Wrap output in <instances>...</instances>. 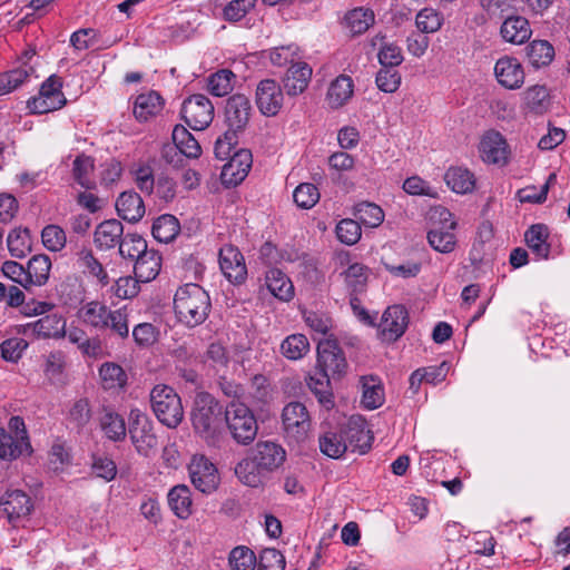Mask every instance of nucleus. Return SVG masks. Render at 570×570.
I'll use <instances>...</instances> for the list:
<instances>
[{
  "label": "nucleus",
  "instance_id": "obj_46",
  "mask_svg": "<svg viewBox=\"0 0 570 570\" xmlns=\"http://www.w3.org/2000/svg\"><path fill=\"white\" fill-rule=\"evenodd\" d=\"M374 12L370 9L356 8L345 16L346 26L353 36L365 32L374 23Z\"/></svg>",
  "mask_w": 570,
  "mask_h": 570
},
{
  "label": "nucleus",
  "instance_id": "obj_12",
  "mask_svg": "<svg viewBox=\"0 0 570 570\" xmlns=\"http://www.w3.org/2000/svg\"><path fill=\"white\" fill-rule=\"evenodd\" d=\"M253 163V156L248 149H238L223 166L220 179L223 185L230 187L240 184L247 176Z\"/></svg>",
  "mask_w": 570,
  "mask_h": 570
},
{
  "label": "nucleus",
  "instance_id": "obj_34",
  "mask_svg": "<svg viewBox=\"0 0 570 570\" xmlns=\"http://www.w3.org/2000/svg\"><path fill=\"white\" fill-rule=\"evenodd\" d=\"M548 236V227L543 224H534L525 232L527 245L539 258H548L549 256L550 245L547 243Z\"/></svg>",
  "mask_w": 570,
  "mask_h": 570
},
{
  "label": "nucleus",
  "instance_id": "obj_1",
  "mask_svg": "<svg viewBox=\"0 0 570 570\" xmlns=\"http://www.w3.org/2000/svg\"><path fill=\"white\" fill-rule=\"evenodd\" d=\"M223 406L209 393H198L191 410V423L195 432L209 445L219 441Z\"/></svg>",
  "mask_w": 570,
  "mask_h": 570
},
{
  "label": "nucleus",
  "instance_id": "obj_45",
  "mask_svg": "<svg viewBox=\"0 0 570 570\" xmlns=\"http://www.w3.org/2000/svg\"><path fill=\"white\" fill-rule=\"evenodd\" d=\"M100 426L105 435L115 442L126 438L125 420L116 412L106 411L100 419Z\"/></svg>",
  "mask_w": 570,
  "mask_h": 570
},
{
  "label": "nucleus",
  "instance_id": "obj_14",
  "mask_svg": "<svg viewBox=\"0 0 570 570\" xmlns=\"http://www.w3.org/2000/svg\"><path fill=\"white\" fill-rule=\"evenodd\" d=\"M344 439L353 452L366 453L373 441V434L368 429L367 422L362 416H351L344 430Z\"/></svg>",
  "mask_w": 570,
  "mask_h": 570
},
{
  "label": "nucleus",
  "instance_id": "obj_3",
  "mask_svg": "<svg viewBox=\"0 0 570 570\" xmlns=\"http://www.w3.org/2000/svg\"><path fill=\"white\" fill-rule=\"evenodd\" d=\"M224 417L228 432L237 444L248 445L255 440L258 423L247 405L232 401L225 409Z\"/></svg>",
  "mask_w": 570,
  "mask_h": 570
},
{
  "label": "nucleus",
  "instance_id": "obj_56",
  "mask_svg": "<svg viewBox=\"0 0 570 570\" xmlns=\"http://www.w3.org/2000/svg\"><path fill=\"white\" fill-rule=\"evenodd\" d=\"M557 180L556 173L549 175L547 181L538 190L534 186H528L518 191V197L521 203H535L540 204L546 200L548 190Z\"/></svg>",
  "mask_w": 570,
  "mask_h": 570
},
{
  "label": "nucleus",
  "instance_id": "obj_9",
  "mask_svg": "<svg viewBox=\"0 0 570 570\" xmlns=\"http://www.w3.org/2000/svg\"><path fill=\"white\" fill-rule=\"evenodd\" d=\"M252 115V105L247 96L235 94L225 105V125L227 130L243 134Z\"/></svg>",
  "mask_w": 570,
  "mask_h": 570
},
{
  "label": "nucleus",
  "instance_id": "obj_18",
  "mask_svg": "<svg viewBox=\"0 0 570 570\" xmlns=\"http://www.w3.org/2000/svg\"><path fill=\"white\" fill-rule=\"evenodd\" d=\"M458 223L450 218L439 219L432 223L428 232V240L433 249L440 253H451L456 244L453 230Z\"/></svg>",
  "mask_w": 570,
  "mask_h": 570
},
{
  "label": "nucleus",
  "instance_id": "obj_23",
  "mask_svg": "<svg viewBox=\"0 0 570 570\" xmlns=\"http://www.w3.org/2000/svg\"><path fill=\"white\" fill-rule=\"evenodd\" d=\"M312 68L306 62L293 63L283 80L284 90L288 96L302 94L308 86Z\"/></svg>",
  "mask_w": 570,
  "mask_h": 570
},
{
  "label": "nucleus",
  "instance_id": "obj_58",
  "mask_svg": "<svg viewBox=\"0 0 570 570\" xmlns=\"http://www.w3.org/2000/svg\"><path fill=\"white\" fill-rule=\"evenodd\" d=\"M43 246L51 252H59L66 245V233L58 225H48L41 232Z\"/></svg>",
  "mask_w": 570,
  "mask_h": 570
},
{
  "label": "nucleus",
  "instance_id": "obj_44",
  "mask_svg": "<svg viewBox=\"0 0 570 570\" xmlns=\"http://www.w3.org/2000/svg\"><path fill=\"white\" fill-rule=\"evenodd\" d=\"M309 351V342L304 334H292L281 344V353L287 360L297 361Z\"/></svg>",
  "mask_w": 570,
  "mask_h": 570
},
{
  "label": "nucleus",
  "instance_id": "obj_31",
  "mask_svg": "<svg viewBox=\"0 0 570 570\" xmlns=\"http://www.w3.org/2000/svg\"><path fill=\"white\" fill-rule=\"evenodd\" d=\"M266 471L258 466L255 458L250 453L247 458L239 461L235 466V474L238 480L248 487L257 488L263 483V473Z\"/></svg>",
  "mask_w": 570,
  "mask_h": 570
},
{
  "label": "nucleus",
  "instance_id": "obj_37",
  "mask_svg": "<svg viewBox=\"0 0 570 570\" xmlns=\"http://www.w3.org/2000/svg\"><path fill=\"white\" fill-rule=\"evenodd\" d=\"M173 142L178 151L188 158H197L202 154L200 145L183 125L175 126L173 130Z\"/></svg>",
  "mask_w": 570,
  "mask_h": 570
},
{
  "label": "nucleus",
  "instance_id": "obj_2",
  "mask_svg": "<svg viewBox=\"0 0 570 570\" xmlns=\"http://www.w3.org/2000/svg\"><path fill=\"white\" fill-rule=\"evenodd\" d=\"M209 308V295L202 286L190 283L176 291L174 309L179 321L187 326L202 324L207 318Z\"/></svg>",
  "mask_w": 570,
  "mask_h": 570
},
{
  "label": "nucleus",
  "instance_id": "obj_47",
  "mask_svg": "<svg viewBox=\"0 0 570 570\" xmlns=\"http://www.w3.org/2000/svg\"><path fill=\"white\" fill-rule=\"evenodd\" d=\"M99 375L106 390L124 387L127 383L126 372L116 363H104L99 368Z\"/></svg>",
  "mask_w": 570,
  "mask_h": 570
},
{
  "label": "nucleus",
  "instance_id": "obj_63",
  "mask_svg": "<svg viewBox=\"0 0 570 570\" xmlns=\"http://www.w3.org/2000/svg\"><path fill=\"white\" fill-rule=\"evenodd\" d=\"M91 419V409L87 399H80L73 403L69 411L70 422L80 431Z\"/></svg>",
  "mask_w": 570,
  "mask_h": 570
},
{
  "label": "nucleus",
  "instance_id": "obj_25",
  "mask_svg": "<svg viewBox=\"0 0 570 570\" xmlns=\"http://www.w3.org/2000/svg\"><path fill=\"white\" fill-rule=\"evenodd\" d=\"M265 284L269 293L281 301L288 302L294 296L293 283L278 268H271L266 272Z\"/></svg>",
  "mask_w": 570,
  "mask_h": 570
},
{
  "label": "nucleus",
  "instance_id": "obj_49",
  "mask_svg": "<svg viewBox=\"0 0 570 570\" xmlns=\"http://www.w3.org/2000/svg\"><path fill=\"white\" fill-rule=\"evenodd\" d=\"M343 275L345 284L351 291V295L362 293L365 289L368 274L364 265L358 263L352 264L344 271Z\"/></svg>",
  "mask_w": 570,
  "mask_h": 570
},
{
  "label": "nucleus",
  "instance_id": "obj_15",
  "mask_svg": "<svg viewBox=\"0 0 570 570\" xmlns=\"http://www.w3.org/2000/svg\"><path fill=\"white\" fill-rule=\"evenodd\" d=\"M407 325V309L403 305L389 306L382 315L381 335L390 342H395L405 333Z\"/></svg>",
  "mask_w": 570,
  "mask_h": 570
},
{
  "label": "nucleus",
  "instance_id": "obj_39",
  "mask_svg": "<svg viewBox=\"0 0 570 570\" xmlns=\"http://www.w3.org/2000/svg\"><path fill=\"white\" fill-rule=\"evenodd\" d=\"M321 452L332 459H340L348 449L343 432L327 431L318 440Z\"/></svg>",
  "mask_w": 570,
  "mask_h": 570
},
{
  "label": "nucleus",
  "instance_id": "obj_8",
  "mask_svg": "<svg viewBox=\"0 0 570 570\" xmlns=\"http://www.w3.org/2000/svg\"><path fill=\"white\" fill-rule=\"evenodd\" d=\"M181 117L191 129L203 130L214 119V106L205 95H193L184 100Z\"/></svg>",
  "mask_w": 570,
  "mask_h": 570
},
{
  "label": "nucleus",
  "instance_id": "obj_4",
  "mask_svg": "<svg viewBox=\"0 0 570 570\" xmlns=\"http://www.w3.org/2000/svg\"><path fill=\"white\" fill-rule=\"evenodd\" d=\"M150 403L156 417L168 428H176L184 417L181 400L175 390L165 384L154 386Z\"/></svg>",
  "mask_w": 570,
  "mask_h": 570
},
{
  "label": "nucleus",
  "instance_id": "obj_5",
  "mask_svg": "<svg viewBox=\"0 0 570 570\" xmlns=\"http://www.w3.org/2000/svg\"><path fill=\"white\" fill-rule=\"evenodd\" d=\"M128 432L131 443L140 455L151 458L156 454L158 439L154 432V424L146 413L138 409L130 411Z\"/></svg>",
  "mask_w": 570,
  "mask_h": 570
},
{
  "label": "nucleus",
  "instance_id": "obj_51",
  "mask_svg": "<svg viewBox=\"0 0 570 570\" xmlns=\"http://www.w3.org/2000/svg\"><path fill=\"white\" fill-rule=\"evenodd\" d=\"M109 308L97 302L92 301L87 303L82 308V317L85 323L91 325L95 328L104 330L107 324V315L109 313Z\"/></svg>",
  "mask_w": 570,
  "mask_h": 570
},
{
  "label": "nucleus",
  "instance_id": "obj_10",
  "mask_svg": "<svg viewBox=\"0 0 570 570\" xmlns=\"http://www.w3.org/2000/svg\"><path fill=\"white\" fill-rule=\"evenodd\" d=\"M286 434L297 441L304 440L309 428L311 419L306 406L301 402H291L282 413Z\"/></svg>",
  "mask_w": 570,
  "mask_h": 570
},
{
  "label": "nucleus",
  "instance_id": "obj_36",
  "mask_svg": "<svg viewBox=\"0 0 570 570\" xmlns=\"http://www.w3.org/2000/svg\"><path fill=\"white\" fill-rule=\"evenodd\" d=\"M30 452L31 445L28 440H14L11 434L0 428V459L13 460Z\"/></svg>",
  "mask_w": 570,
  "mask_h": 570
},
{
  "label": "nucleus",
  "instance_id": "obj_20",
  "mask_svg": "<svg viewBox=\"0 0 570 570\" xmlns=\"http://www.w3.org/2000/svg\"><path fill=\"white\" fill-rule=\"evenodd\" d=\"M498 81L508 89L520 88L524 81V72L521 63L515 58H500L494 67Z\"/></svg>",
  "mask_w": 570,
  "mask_h": 570
},
{
  "label": "nucleus",
  "instance_id": "obj_27",
  "mask_svg": "<svg viewBox=\"0 0 570 570\" xmlns=\"http://www.w3.org/2000/svg\"><path fill=\"white\" fill-rule=\"evenodd\" d=\"M502 38L511 43H523L531 36L529 21L520 16L507 18L500 29Z\"/></svg>",
  "mask_w": 570,
  "mask_h": 570
},
{
  "label": "nucleus",
  "instance_id": "obj_64",
  "mask_svg": "<svg viewBox=\"0 0 570 570\" xmlns=\"http://www.w3.org/2000/svg\"><path fill=\"white\" fill-rule=\"evenodd\" d=\"M376 85L384 92H394L401 83V75L395 68L382 67L376 75Z\"/></svg>",
  "mask_w": 570,
  "mask_h": 570
},
{
  "label": "nucleus",
  "instance_id": "obj_35",
  "mask_svg": "<svg viewBox=\"0 0 570 570\" xmlns=\"http://www.w3.org/2000/svg\"><path fill=\"white\" fill-rule=\"evenodd\" d=\"M168 504L180 519H187L191 513L190 490L185 484L175 485L168 493Z\"/></svg>",
  "mask_w": 570,
  "mask_h": 570
},
{
  "label": "nucleus",
  "instance_id": "obj_33",
  "mask_svg": "<svg viewBox=\"0 0 570 570\" xmlns=\"http://www.w3.org/2000/svg\"><path fill=\"white\" fill-rule=\"evenodd\" d=\"M180 230L181 226L177 216H157L151 227L155 239L165 244L173 242Z\"/></svg>",
  "mask_w": 570,
  "mask_h": 570
},
{
  "label": "nucleus",
  "instance_id": "obj_21",
  "mask_svg": "<svg viewBox=\"0 0 570 570\" xmlns=\"http://www.w3.org/2000/svg\"><path fill=\"white\" fill-rule=\"evenodd\" d=\"M481 157L489 164H505L508 158L507 142L498 131H488L480 142Z\"/></svg>",
  "mask_w": 570,
  "mask_h": 570
},
{
  "label": "nucleus",
  "instance_id": "obj_54",
  "mask_svg": "<svg viewBox=\"0 0 570 570\" xmlns=\"http://www.w3.org/2000/svg\"><path fill=\"white\" fill-rule=\"evenodd\" d=\"M336 235L342 243L354 245L361 238V225L357 220L346 217L337 223Z\"/></svg>",
  "mask_w": 570,
  "mask_h": 570
},
{
  "label": "nucleus",
  "instance_id": "obj_53",
  "mask_svg": "<svg viewBox=\"0 0 570 570\" xmlns=\"http://www.w3.org/2000/svg\"><path fill=\"white\" fill-rule=\"evenodd\" d=\"M65 366V354L61 351H53L46 356L43 373L51 383H60Z\"/></svg>",
  "mask_w": 570,
  "mask_h": 570
},
{
  "label": "nucleus",
  "instance_id": "obj_55",
  "mask_svg": "<svg viewBox=\"0 0 570 570\" xmlns=\"http://www.w3.org/2000/svg\"><path fill=\"white\" fill-rule=\"evenodd\" d=\"M296 205L302 209H311L320 200L317 187L309 183H303L293 193Z\"/></svg>",
  "mask_w": 570,
  "mask_h": 570
},
{
  "label": "nucleus",
  "instance_id": "obj_41",
  "mask_svg": "<svg viewBox=\"0 0 570 570\" xmlns=\"http://www.w3.org/2000/svg\"><path fill=\"white\" fill-rule=\"evenodd\" d=\"M148 249L146 239L138 234H126L119 243L120 256L134 264Z\"/></svg>",
  "mask_w": 570,
  "mask_h": 570
},
{
  "label": "nucleus",
  "instance_id": "obj_61",
  "mask_svg": "<svg viewBox=\"0 0 570 570\" xmlns=\"http://www.w3.org/2000/svg\"><path fill=\"white\" fill-rule=\"evenodd\" d=\"M416 27L424 33L438 31L442 26L441 14L432 9L424 8L416 14Z\"/></svg>",
  "mask_w": 570,
  "mask_h": 570
},
{
  "label": "nucleus",
  "instance_id": "obj_11",
  "mask_svg": "<svg viewBox=\"0 0 570 570\" xmlns=\"http://www.w3.org/2000/svg\"><path fill=\"white\" fill-rule=\"evenodd\" d=\"M189 475L194 487L203 493H212L219 483L216 466L205 456L193 459L189 465Z\"/></svg>",
  "mask_w": 570,
  "mask_h": 570
},
{
  "label": "nucleus",
  "instance_id": "obj_42",
  "mask_svg": "<svg viewBox=\"0 0 570 570\" xmlns=\"http://www.w3.org/2000/svg\"><path fill=\"white\" fill-rule=\"evenodd\" d=\"M10 254L17 258H23L31 252L32 240L28 228H16L7 238Z\"/></svg>",
  "mask_w": 570,
  "mask_h": 570
},
{
  "label": "nucleus",
  "instance_id": "obj_26",
  "mask_svg": "<svg viewBox=\"0 0 570 570\" xmlns=\"http://www.w3.org/2000/svg\"><path fill=\"white\" fill-rule=\"evenodd\" d=\"M332 376L316 370L314 375H309L307 386L316 396L318 403L330 410L334 406V395L331 385Z\"/></svg>",
  "mask_w": 570,
  "mask_h": 570
},
{
  "label": "nucleus",
  "instance_id": "obj_59",
  "mask_svg": "<svg viewBox=\"0 0 570 570\" xmlns=\"http://www.w3.org/2000/svg\"><path fill=\"white\" fill-rule=\"evenodd\" d=\"M104 330H110L112 334L117 335L120 338H127L129 335V324H128V315L127 313L119 308L115 311H109L107 315V321Z\"/></svg>",
  "mask_w": 570,
  "mask_h": 570
},
{
  "label": "nucleus",
  "instance_id": "obj_16",
  "mask_svg": "<svg viewBox=\"0 0 570 570\" xmlns=\"http://www.w3.org/2000/svg\"><path fill=\"white\" fill-rule=\"evenodd\" d=\"M256 105L264 116H275L283 106V91L274 79H264L257 85Z\"/></svg>",
  "mask_w": 570,
  "mask_h": 570
},
{
  "label": "nucleus",
  "instance_id": "obj_60",
  "mask_svg": "<svg viewBox=\"0 0 570 570\" xmlns=\"http://www.w3.org/2000/svg\"><path fill=\"white\" fill-rule=\"evenodd\" d=\"M116 210L117 214H126L130 212L145 214L144 200L136 191H124L116 202Z\"/></svg>",
  "mask_w": 570,
  "mask_h": 570
},
{
  "label": "nucleus",
  "instance_id": "obj_13",
  "mask_svg": "<svg viewBox=\"0 0 570 570\" xmlns=\"http://www.w3.org/2000/svg\"><path fill=\"white\" fill-rule=\"evenodd\" d=\"M219 267L224 276L233 284H242L247 277L243 254L233 245L219 249Z\"/></svg>",
  "mask_w": 570,
  "mask_h": 570
},
{
  "label": "nucleus",
  "instance_id": "obj_43",
  "mask_svg": "<svg viewBox=\"0 0 570 570\" xmlns=\"http://www.w3.org/2000/svg\"><path fill=\"white\" fill-rule=\"evenodd\" d=\"M95 164L94 159L87 155H79L73 160L72 165V176L73 179L86 189H94L96 187V183L91 179V174L94 171Z\"/></svg>",
  "mask_w": 570,
  "mask_h": 570
},
{
  "label": "nucleus",
  "instance_id": "obj_29",
  "mask_svg": "<svg viewBox=\"0 0 570 570\" xmlns=\"http://www.w3.org/2000/svg\"><path fill=\"white\" fill-rule=\"evenodd\" d=\"M66 321L56 314L46 315L38 321L27 325L38 337H60L65 333Z\"/></svg>",
  "mask_w": 570,
  "mask_h": 570
},
{
  "label": "nucleus",
  "instance_id": "obj_50",
  "mask_svg": "<svg viewBox=\"0 0 570 570\" xmlns=\"http://www.w3.org/2000/svg\"><path fill=\"white\" fill-rule=\"evenodd\" d=\"M78 262L83 268V272L97 277L101 285H107L109 283L107 272L101 263L94 256L92 250L82 249L79 253Z\"/></svg>",
  "mask_w": 570,
  "mask_h": 570
},
{
  "label": "nucleus",
  "instance_id": "obj_28",
  "mask_svg": "<svg viewBox=\"0 0 570 570\" xmlns=\"http://www.w3.org/2000/svg\"><path fill=\"white\" fill-rule=\"evenodd\" d=\"M163 109V99L156 91L140 94L134 105V116L138 121H148Z\"/></svg>",
  "mask_w": 570,
  "mask_h": 570
},
{
  "label": "nucleus",
  "instance_id": "obj_40",
  "mask_svg": "<svg viewBox=\"0 0 570 570\" xmlns=\"http://www.w3.org/2000/svg\"><path fill=\"white\" fill-rule=\"evenodd\" d=\"M353 95V81L348 76H338L330 86L327 99L333 108L343 106Z\"/></svg>",
  "mask_w": 570,
  "mask_h": 570
},
{
  "label": "nucleus",
  "instance_id": "obj_22",
  "mask_svg": "<svg viewBox=\"0 0 570 570\" xmlns=\"http://www.w3.org/2000/svg\"><path fill=\"white\" fill-rule=\"evenodd\" d=\"M124 237V226L116 218L100 223L95 230L94 242L100 249H110L119 245Z\"/></svg>",
  "mask_w": 570,
  "mask_h": 570
},
{
  "label": "nucleus",
  "instance_id": "obj_24",
  "mask_svg": "<svg viewBox=\"0 0 570 570\" xmlns=\"http://www.w3.org/2000/svg\"><path fill=\"white\" fill-rule=\"evenodd\" d=\"M134 274L141 283L156 278L161 268V256L156 249H147L134 264Z\"/></svg>",
  "mask_w": 570,
  "mask_h": 570
},
{
  "label": "nucleus",
  "instance_id": "obj_19",
  "mask_svg": "<svg viewBox=\"0 0 570 570\" xmlns=\"http://www.w3.org/2000/svg\"><path fill=\"white\" fill-rule=\"evenodd\" d=\"M258 466L266 472L278 469L286 459L285 450L272 441H259L250 452Z\"/></svg>",
  "mask_w": 570,
  "mask_h": 570
},
{
  "label": "nucleus",
  "instance_id": "obj_7",
  "mask_svg": "<svg viewBox=\"0 0 570 570\" xmlns=\"http://www.w3.org/2000/svg\"><path fill=\"white\" fill-rule=\"evenodd\" d=\"M62 80L51 75L40 88L38 97L28 100V108L35 114H47L62 108L67 100L61 92Z\"/></svg>",
  "mask_w": 570,
  "mask_h": 570
},
{
  "label": "nucleus",
  "instance_id": "obj_38",
  "mask_svg": "<svg viewBox=\"0 0 570 570\" xmlns=\"http://www.w3.org/2000/svg\"><path fill=\"white\" fill-rule=\"evenodd\" d=\"M529 62L534 68L546 67L554 58V48L547 40H534L525 47Z\"/></svg>",
  "mask_w": 570,
  "mask_h": 570
},
{
  "label": "nucleus",
  "instance_id": "obj_62",
  "mask_svg": "<svg viewBox=\"0 0 570 570\" xmlns=\"http://www.w3.org/2000/svg\"><path fill=\"white\" fill-rule=\"evenodd\" d=\"M285 557L274 548L264 549L257 561V570H284Z\"/></svg>",
  "mask_w": 570,
  "mask_h": 570
},
{
  "label": "nucleus",
  "instance_id": "obj_32",
  "mask_svg": "<svg viewBox=\"0 0 570 570\" xmlns=\"http://www.w3.org/2000/svg\"><path fill=\"white\" fill-rule=\"evenodd\" d=\"M446 185L456 194H468L475 187L474 175L462 167H451L444 176Z\"/></svg>",
  "mask_w": 570,
  "mask_h": 570
},
{
  "label": "nucleus",
  "instance_id": "obj_57",
  "mask_svg": "<svg viewBox=\"0 0 570 570\" xmlns=\"http://www.w3.org/2000/svg\"><path fill=\"white\" fill-rule=\"evenodd\" d=\"M239 136L240 134L226 129L223 136L218 137L215 142L214 153L216 158L220 160L229 159L235 151V147L238 145Z\"/></svg>",
  "mask_w": 570,
  "mask_h": 570
},
{
  "label": "nucleus",
  "instance_id": "obj_6",
  "mask_svg": "<svg viewBox=\"0 0 570 570\" xmlns=\"http://www.w3.org/2000/svg\"><path fill=\"white\" fill-rule=\"evenodd\" d=\"M345 354L336 340H324L317 345L316 370L332 376L333 381H340L347 372Z\"/></svg>",
  "mask_w": 570,
  "mask_h": 570
},
{
  "label": "nucleus",
  "instance_id": "obj_52",
  "mask_svg": "<svg viewBox=\"0 0 570 570\" xmlns=\"http://www.w3.org/2000/svg\"><path fill=\"white\" fill-rule=\"evenodd\" d=\"M232 570H254L257 564L255 553L245 546L234 548L228 558Z\"/></svg>",
  "mask_w": 570,
  "mask_h": 570
},
{
  "label": "nucleus",
  "instance_id": "obj_30",
  "mask_svg": "<svg viewBox=\"0 0 570 570\" xmlns=\"http://www.w3.org/2000/svg\"><path fill=\"white\" fill-rule=\"evenodd\" d=\"M27 279L31 286L47 284L51 271V261L46 254L33 255L27 264Z\"/></svg>",
  "mask_w": 570,
  "mask_h": 570
},
{
  "label": "nucleus",
  "instance_id": "obj_17",
  "mask_svg": "<svg viewBox=\"0 0 570 570\" xmlns=\"http://www.w3.org/2000/svg\"><path fill=\"white\" fill-rule=\"evenodd\" d=\"M0 507L10 523L29 515L33 509L31 498L22 490H8L0 497Z\"/></svg>",
  "mask_w": 570,
  "mask_h": 570
},
{
  "label": "nucleus",
  "instance_id": "obj_48",
  "mask_svg": "<svg viewBox=\"0 0 570 570\" xmlns=\"http://www.w3.org/2000/svg\"><path fill=\"white\" fill-rule=\"evenodd\" d=\"M235 78V73L228 69L218 70L208 78V91L216 97H224L233 90Z\"/></svg>",
  "mask_w": 570,
  "mask_h": 570
}]
</instances>
